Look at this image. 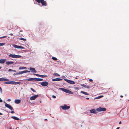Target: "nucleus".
I'll return each instance as SVG.
<instances>
[{
    "label": "nucleus",
    "mask_w": 129,
    "mask_h": 129,
    "mask_svg": "<svg viewBox=\"0 0 129 129\" xmlns=\"http://www.w3.org/2000/svg\"><path fill=\"white\" fill-rule=\"evenodd\" d=\"M0 91H1V93H2V89L0 87Z\"/></svg>",
    "instance_id": "35"
},
{
    "label": "nucleus",
    "mask_w": 129,
    "mask_h": 129,
    "mask_svg": "<svg viewBox=\"0 0 129 129\" xmlns=\"http://www.w3.org/2000/svg\"><path fill=\"white\" fill-rule=\"evenodd\" d=\"M89 80L90 82H92V80L91 79H89Z\"/></svg>",
    "instance_id": "39"
},
{
    "label": "nucleus",
    "mask_w": 129,
    "mask_h": 129,
    "mask_svg": "<svg viewBox=\"0 0 129 129\" xmlns=\"http://www.w3.org/2000/svg\"><path fill=\"white\" fill-rule=\"evenodd\" d=\"M7 60L6 59H1L0 60V63H3Z\"/></svg>",
    "instance_id": "15"
},
{
    "label": "nucleus",
    "mask_w": 129,
    "mask_h": 129,
    "mask_svg": "<svg viewBox=\"0 0 129 129\" xmlns=\"http://www.w3.org/2000/svg\"><path fill=\"white\" fill-rule=\"evenodd\" d=\"M33 74L34 75H36V76H39V74H34V73Z\"/></svg>",
    "instance_id": "34"
},
{
    "label": "nucleus",
    "mask_w": 129,
    "mask_h": 129,
    "mask_svg": "<svg viewBox=\"0 0 129 129\" xmlns=\"http://www.w3.org/2000/svg\"><path fill=\"white\" fill-rule=\"evenodd\" d=\"M13 47L15 48H17L18 49L20 48L23 49H25V48L23 47H22L19 46H18L15 45H13Z\"/></svg>",
    "instance_id": "10"
},
{
    "label": "nucleus",
    "mask_w": 129,
    "mask_h": 129,
    "mask_svg": "<svg viewBox=\"0 0 129 129\" xmlns=\"http://www.w3.org/2000/svg\"><path fill=\"white\" fill-rule=\"evenodd\" d=\"M112 92L113 93V91H112Z\"/></svg>",
    "instance_id": "53"
},
{
    "label": "nucleus",
    "mask_w": 129,
    "mask_h": 129,
    "mask_svg": "<svg viewBox=\"0 0 129 129\" xmlns=\"http://www.w3.org/2000/svg\"><path fill=\"white\" fill-rule=\"evenodd\" d=\"M52 59L54 60H57V59L55 57H52Z\"/></svg>",
    "instance_id": "27"
},
{
    "label": "nucleus",
    "mask_w": 129,
    "mask_h": 129,
    "mask_svg": "<svg viewBox=\"0 0 129 129\" xmlns=\"http://www.w3.org/2000/svg\"><path fill=\"white\" fill-rule=\"evenodd\" d=\"M86 99L87 100H89V98H86Z\"/></svg>",
    "instance_id": "46"
},
{
    "label": "nucleus",
    "mask_w": 129,
    "mask_h": 129,
    "mask_svg": "<svg viewBox=\"0 0 129 129\" xmlns=\"http://www.w3.org/2000/svg\"><path fill=\"white\" fill-rule=\"evenodd\" d=\"M8 71L9 72H11V71H13V72H16V70H12L11 69H9Z\"/></svg>",
    "instance_id": "26"
},
{
    "label": "nucleus",
    "mask_w": 129,
    "mask_h": 129,
    "mask_svg": "<svg viewBox=\"0 0 129 129\" xmlns=\"http://www.w3.org/2000/svg\"><path fill=\"white\" fill-rule=\"evenodd\" d=\"M45 120H47V119H45Z\"/></svg>",
    "instance_id": "50"
},
{
    "label": "nucleus",
    "mask_w": 129,
    "mask_h": 129,
    "mask_svg": "<svg viewBox=\"0 0 129 129\" xmlns=\"http://www.w3.org/2000/svg\"><path fill=\"white\" fill-rule=\"evenodd\" d=\"M1 68H2V67H0V69H1Z\"/></svg>",
    "instance_id": "52"
},
{
    "label": "nucleus",
    "mask_w": 129,
    "mask_h": 129,
    "mask_svg": "<svg viewBox=\"0 0 129 129\" xmlns=\"http://www.w3.org/2000/svg\"><path fill=\"white\" fill-rule=\"evenodd\" d=\"M47 76L46 75H39V77H42V78H44L46 77Z\"/></svg>",
    "instance_id": "25"
},
{
    "label": "nucleus",
    "mask_w": 129,
    "mask_h": 129,
    "mask_svg": "<svg viewBox=\"0 0 129 129\" xmlns=\"http://www.w3.org/2000/svg\"><path fill=\"white\" fill-rule=\"evenodd\" d=\"M25 73L27 72H29L30 71H28V70H25Z\"/></svg>",
    "instance_id": "37"
},
{
    "label": "nucleus",
    "mask_w": 129,
    "mask_h": 129,
    "mask_svg": "<svg viewBox=\"0 0 129 129\" xmlns=\"http://www.w3.org/2000/svg\"><path fill=\"white\" fill-rule=\"evenodd\" d=\"M11 113L12 114L14 113H15V112L14 111H13L11 112Z\"/></svg>",
    "instance_id": "40"
},
{
    "label": "nucleus",
    "mask_w": 129,
    "mask_h": 129,
    "mask_svg": "<svg viewBox=\"0 0 129 129\" xmlns=\"http://www.w3.org/2000/svg\"><path fill=\"white\" fill-rule=\"evenodd\" d=\"M14 62L12 61H7L6 62V64L7 65H9L12 64H13Z\"/></svg>",
    "instance_id": "16"
},
{
    "label": "nucleus",
    "mask_w": 129,
    "mask_h": 129,
    "mask_svg": "<svg viewBox=\"0 0 129 129\" xmlns=\"http://www.w3.org/2000/svg\"><path fill=\"white\" fill-rule=\"evenodd\" d=\"M81 86L84 87L86 88H90V86H87L86 85L84 84H81Z\"/></svg>",
    "instance_id": "21"
},
{
    "label": "nucleus",
    "mask_w": 129,
    "mask_h": 129,
    "mask_svg": "<svg viewBox=\"0 0 129 129\" xmlns=\"http://www.w3.org/2000/svg\"><path fill=\"white\" fill-rule=\"evenodd\" d=\"M81 92L82 93H83L85 95H88V94L86 92H84L83 91H81Z\"/></svg>",
    "instance_id": "23"
},
{
    "label": "nucleus",
    "mask_w": 129,
    "mask_h": 129,
    "mask_svg": "<svg viewBox=\"0 0 129 129\" xmlns=\"http://www.w3.org/2000/svg\"><path fill=\"white\" fill-rule=\"evenodd\" d=\"M5 44V43H0V46H2L4 45Z\"/></svg>",
    "instance_id": "29"
},
{
    "label": "nucleus",
    "mask_w": 129,
    "mask_h": 129,
    "mask_svg": "<svg viewBox=\"0 0 129 129\" xmlns=\"http://www.w3.org/2000/svg\"><path fill=\"white\" fill-rule=\"evenodd\" d=\"M11 118L14 119H15V120H19V119L17 117H16L15 116H12L11 117Z\"/></svg>",
    "instance_id": "19"
},
{
    "label": "nucleus",
    "mask_w": 129,
    "mask_h": 129,
    "mask_svg": "<svg viewBox=\"0 0 129 129\" xmlns=\"http://www.w3.org/2000/svg\"><path fill=\"white\" fill-rule=\"evenodd\" d=\"M9 56L13 58H20L21 57V56L20 55L12 54L9 55Z\"/></svg>",
    "instance_id": "4"
},
{
    "label": "nucleus",
    "mask_w": 129,
    "mask_h": 129,
    "mask_svg": "<svg viewBox=\"0 0 129 129\" xmlns=\"http://www.w3.org/2000/svg\"><path fill=\"white\" fill-rule=\"evenodd\" d=\"M14 75H18V73L17 72L16 73H14Z\"/></svg>",
    "instance_id": "41"
},
{
    "label": "nucleus",
    "mask_w": 129,
    "mask_h": 129,
    "mask_svg": "<svg viewBox=\"0 0 129 129\" xmlns=\"http://www.w3.org/2000/svg\"><path fill=\"white\" fill-rule=\"evenodd\" d=\"M121 121H120L119 122V124H121Z\"/></svg>",
    "instance_id": "44"
},
{
    "label": "nucleus",
    "mask_w": 129,
    "mask_h": 129,
    "mask_svg": "<svg viewBox=\"0 0 129 129\" xmlns=\"http://www.w3.org/2000/svg\"><path fill=\"white\" fill-rule=\"evenodd\" d=\"M39 96L38 95H36L31 97L30 99L31 100H35Z\"/></svg>",
    "instance_id": "9"
},
{
    "label": "nucleus",
    "mask_w": 129,
    "mask_h": 129,
    "mask_svg": "<svg viewBox=\"0 0 129 129\" xmlns=\"http://www.w3.org/2000/svg\"><path fill=\"white\" fill-rule=\"evenodd\" d=\"M21 74H23V73H25V70L24 71H21Z\"/></svg>",
    "instance_id": "33"
},
{
    "label": "nucleus",
    "mask_w": 129,
    "mask_h": 129,
    "mask_svg": "<svg viewBox=\"0 0 129 129\" xmlns=\"http://www.w3.org/2000/svg\"><path fill=\"white\" fill-rule=\"evenodd\" d=\"M21 100L19 99H17L15 101V103L16 104H18L20 103Z\"/></svg>",
    "instance_id": "17"
},
{
    "label": "nucleus",
    "mask_w": 129,
    "mask_h": 129,
    "mask_svg": "<svg viewBox=\"0 0 129 129\" xmlns=\"http://www.w3.org/2000/svg\"><path fill=\"white\" fill-rule=\"evenodd\" d=\"M25 80L27 81H34V78H31L29 79H26Z\"/></svg>",
    "instance_id": "20"
},
{
    "label": "nucleus",
    "mask_w": 129,
    "mask_h": 129,
    "mask_svg": "<svg viewBox=\"0 0 129 129\" xmlns=\"http://www.w3.org/2000/svg\"><path fill=\"white\" fill-rule=\"evenodd\" d=\"M128 101H129V100Z\"/></svg>",
    "instance_id": "55"
},
{
    "label": "nucleus",
    "mask_w": 129,
    "mask_h": 129,
    "mask_svg": "<svg viewBox=\"0 0 129 129\" xmlns=\"http://www.w3.org/2000/svg\"><path fill=\"white\" fill-rule=\"evenodd\" d=\"M11 101V99H9L8 100H7V101H8V102H10V101Z\"/></svg>",
    "instance_id": "42"
},
{
    "label": "nucleus",
    "mask_w": 129,
    "mask_h": 129,
    "mask_svg": "<svg viewBox=\"0 0 129 129\" xmlns=\"http://www.w3.org/2000/svg\"><path fill=\"white\" fill-rule=\"evenodd\" d=\"M30 89L32 91L35 92H36V91L34 89L32 88H31Z\"/></svg>",
    "instance_id": "30"
},
{
    "label": "nucleus",
    "mask_w": 129,
    "mask_h": 129,
    "mask_svg": "<svg viewBox=\"0 0 129 129\" xmlns=\"http://www.w3.org/2000/svg\"><path fill=\"white\" fill-rule=\"evenodd\" d=\"M19 39L23 41H26V39L23 38H19Z\"/></svg>",
    "instance_id": "28"
},
{
    "label": "nucleus",
    "mask_w": 129,
    "mask_h": 129,
    "mask_svg": "<svg viewBox=\"0 0 129 129\" xmlns=\"http://www.w3.org/2000/svg\"><path fill=\"white\" fill-rule=\"evenodd\" d=\"M54 75L55 76H59V75L57 73H54Z\"/></svg>",
    "instance_id": "31"
},
{
    "label": "nucleus",
    "mask_w": 129,
    "mask_h": 129,
    "mask_svg": "<svg viewBox=\"0 0 129 129\" xmlns=\"http://www.w3.org/2000/svg\"><path fill=\"white\" fill-rule=\"evenodd\" d=\"M62 80V79L59 78H56L55 79H53L52 80L54 81H58Z\"/></svg>",
    "instance_id": "14"
},
{
    "label": "nucleus",
    "mask_w": 129,
    "mask_h": 129,
    "mask_svg": "<svg viewBox=\"0 0 129 129\" xmlns=\"http://www.w3.org/2000/svg\"><path fill=\"white\" fill-rule=\"evenodd\" d=\"M4 103L6 104H5V106L6 107L9 108L11 110H13V107L10 105L7 104L5 102H4Z\"/></svg>",
    "instance_id": "6"
},
{
    "label": "nucleus",
    "mask_w": 129,
    "mask_h": 129,
    "mask_svg": "<svg viewBox=\"0 0 129 129\" xmlns=\"http://www.w3.org/2000/svg\"><path fill=\"white\" fill-rule=\"evenodd\" d=\"M3 115V114L1 113H0V115Z\"/></svg>",
    "instance_id": "47"
},
{
    "label": "nucleus",
    "mask_w": 129,
    "mask_h": 129,
    "mask_svg": "<svg viewBox=\"0 0 129 129\" xmlns=\"http://www.w3.org/2000/svg\"><path fill=\"white\" fill-rule=\"evenodd\" d=\"M103 95H100V96H98L97 97H96V98H95L94 99H100V98H101L103 97Z\"/></svg>",
    "instance_id": "22"
},
{
    "label": "nucleus",
    "mask_w": 129,
    "mask_h": 129,
    "mask_svg": "<svg viewBox=\"0 0 129 129\" xmlns=\"http://www.w3.org/2000/svg\"><path fill=\"white\" fill-rule=\"evenodd\" d=\"M19 36H20V35H19Z\"/></svg>",
    "instance_id": "54"
},
{
    "label": "nucleus",
    "mask_w": 129,
    "mask_h": 129,
    "mask_svg": "<svg viewBox=\"0 0 129 129\" xmlns=\"http://www.w3.org/2000/svg\"><path fill=\"white\" fill-rule=\"evenodd\" d=\"M20 32H22V31H22V30H20Z\"/></svg>",
    "instance_id": "51"
},
{
    "label": "nucleus",
    "mask_w": 129,
    "mask_h": 129,
    "mask_svg": "<svg viewBox=\"0 0 129 129\" xmlns=\"http://www.w3.org/2000/svg\"><path fill=\"white\" fill-rule=\"evenodd\" d=\"M7 37V36H4L0 37V39L5 38Z\"/></svg>",
    "instance_id": "32"
},
{
    "label": "nucleus",
    "mask_w": 129,
    "mask_h": 129,
    "mask_svg": "<svg viewBox=\"0 0 129 129\" xmlns=\"http://www.w3.org/2000/svg\"><path fill=\"white\" fill-rule=\"evenodd\" d=\"M20 83H21L20 82L13 81H8V82H5L4 83L5 84H15V85L20 84Z\"/></svg>",
    "instance_id": "1"
},
{
    "label": "nucleus",
    "mask_w": 129,
    "mask_h": 129,
    "mask_svg": "<svg viewBox=\"0 0 129 129\" xmlns=\"http://www.w3.org/2000/svg\"><path fill=\"white\" fill-rule=\"evenodd\" d=\"M120 128L119 127H117L116 128V129H119Z\"/></svg>",
    "instance_id": "48"
},
{
    "label": "nucleus",
    "mask_w": 129,
    "mask_h": 129,
    "mask_svg": "<svg viewBox=\"0 0 129 129\" xmlns=\"http://www.w3.org/2000/svg\"><path fill=\"white\" fill-rule=\"evenodd\" d=\"M43 80V79H42L34 78V81H42Z\"/></svg>",
    "instance_id": "18"
},
{
    "label": "nucleus",
    "mask_w": 129,
    "mask_h": 129,
    "mask_svg": "<svg viewBox=\"0 0 129 129\" xmlns=\"http://www.w3.org/2000/svg\"><path fill=\"white\" fill-rule=\"evenodd\" d=\"M30 70L31 71V72L33 73H36L37 72V71L34 68L30 67Z\"/></svg>",
    "instance_id": "12"
},
{
    "label": "nucleus",
    "mask_w": 129,
    "mask_h": 129,
    "mask_svg": "<svg viewBox=\"0 0 129 129\" xmlns=\"http://www.w3.org/2000/svg\"><path fill=\"white\" fill-rule=\"evenodd\" d=\"M120 96L121 97V98H122V97H123V96L122 95H121Z\"/></svg>",
    "instance_id": "49"
},
{
    "label": "nucleus",
    "mask_w": 129,
    "mask_h": 129,
    "mask_svg": "<svg viewBox=\"0 0 129 129\" xmlns=\"http://www.w3.org/2000/svg\"><path fill=\"white\" fill-rule=\"evenodd\" d=\"M10 35H11V36H12L13 35V34H12V33H11V34H10Z\"/></svg>",
    "instance_id": "45"
},
{
    "label": "nucleus",
    "mask_w": 129,
    "mask_h": 129,
    "mask_svg": "<svg viewBox=\"0 0 129 129\" xmlns=\"http://www.w3.org/2000/svg\"><path fill=\"white\" fill-rule=\"evenodd\" d=\"M48 83L47 81H44L42 82L41 83V85L43 86H47L48 85Z\"/></svg>",
    "instance_id": "8"
},
{
    "label": "nucleus",
    "mask_w": 129,
    "mask_h": 129,
    "mask_svg": "<svg viewBox=\"0 0 129 129\" xmlns=\"http://www.w3.org/2000/svg\"><path fill=\"white\" fill-rule=\"evenodd\" d=\"M106 109L105 108H102L101 107L97 108L96 111H106Z\"/></svg>",
    "instance_id": "5"
},
{
    "label": "nucleus",
    "mask_w": 129,
    "mask_h": 129,
    "mask_svg": "<svg viewBox=\"0 0 129 129\" xmlns=\"http://www.w3.org/2000/svg\"><path fill=\"white\" fill-rule=\"evenodd\" d=\"M60 107L63 110H68L70 108V106H68L67 105L64 104L63 106H61Z\"/></svg>",
    "instance_id": "3"
},
{
    "label": "nucleus",
    "mask_w": 129,
    "mask_h": 129,
    "mask_svg": "<svg viewBox=\"0 0 129 129\" xmlns=\"http://www.w3.org/2000/svg\"><path fill=\"white\" fill-rule=\"evenodd\" d=\"M90 112L91 113L94 114H96L97 113L96 110L94 109H93L90 110Z\"/></svg>",
    "instance_id": "11"
},
{
    "label": "nucleus",
    "mask_w": 129,
    "mask_h": 129,
    "mask_svg": "<svg viewBox=\"0 0 129 129\" xmlns=\"http://www.w3.org/2000/svg\"><path fill=\"white\" fill-rule=\"evenodd\" d=\"M60 89L61 90H62L63 91L70 94H73V92L70 91V90L67 89L65 88H60Z\"/></svg>",
    "instance_id": "2"
},
{
    "label": "nucleus",
    "mask_w": 129,
    "mask_h": 129,
    "mask_svg": "<svg viewBox=\"0 0 129 129\" xmlns=\"http://www.w3.org/2000/svg\"><path fill=\"white\" fill-rule=\"evenodd\" d=\"M52 97L53 98H54V99H55L56 98V97L55 96H54V95H53L52 96Z\"/></svg>",
    "instance_id": "36"
},
{
    "label": "nucleus",
    "mask_w": 129,
    "mask_h": 129,
    "mask_svg": "<svg viewBox=\"0 0 129 129\" xmlns=\"http://www.w3.org/2000/svg\"><path fill=\"white\" fill-rule=\"evenodd\" d=\"M26 69V67H19V70L24 69Z\"/></svg>",
    "instance_id": "24"
},
{
    "label": "nucleus",
    "mask_w": 129,
    "mask_h": 129,
    "mask_svg": "<svg viewBox=\"0 0 129 129\" xmlns=\"http://www.w3.org/2000/svg\"><path fill=\"white\" fill-rule=\"evenodd\" d=\"M64 80L65 81H67L68 83H69L70 84H74L75 83L74 82V81L66 79H64Z\"/></svg>",
    "instance_id": "7"
},
{
    "label": "nucleus",
    "mask_w": 129,
    "mask_h": 129,
    "mask_svg": "<svg viewBox=\"0 0 129 129\" xmlns=\"http://www.w3.org/2000/svg\"><path fill=\"white\" fill-rule=\"evenodd\" d=\"M17 73H18V75H20V74H21V72H17Z\"/></svg>",
    "instance_id": "38"
},
{
    "label": "nucleus",
    "mask_w": 129,
    "mask_h": 129,
    "mask_svg": "<svg viewBox=\"0 0 129 129\" xmlns=\"http://www.w3.org/2000/svg\"><path fill=\"white\" fill-rule=\"evenodd\" d=\"M9 81V79H7L4 78H0V81Z\"/></svg>",
    "instance_id": "13"
},
{
    "label": "nucleus",
    "mask_w": 129,
    "mask_h": 129,
    "mask_svg": "<svg viewBox=\"0 0 129 129\" xmlns=\"http://www.w3.org/2000/svg\"><path fill=\"white\" fill-rule=\"evenodd\" d=\"M3 102L2 100L1 99L0 100V102Z\"/></svg>",
    "instance_id": "43"
}]
</instances>
